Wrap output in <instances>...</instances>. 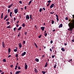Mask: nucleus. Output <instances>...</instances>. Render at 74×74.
I'll use <instances>...</instances> for the list:
<instances>
[{
  "instance_id": "obj_56",
  "label": "nucleus",
  "mask_w": 74,
  "mask_h": 74,
  "mask_svg": "<svg viewBox=\"0 0 74 74\" xmlns=\"http://www.w3.org/2000/svg\"><path fill=\"white\" fill-rule=\"evenodd\" d=\"M11 7H12V6H13V4L11 3V5H10Z\"/></svg>"
},
{
  "instance_id": "obj_11",
  "label": "nucleus",
  "mask_w": 74,
  "mask_h": 74,
  "mask_svg": "<svg viewBox=\"0 0 74 74\" xmlns=\"http://www.w3.org/2000/svg\"><path fill=\"white\" fill-rule=\"evenodd\" d=\"M62 26H63V24H60L58 27L59 28H60V27H62Z\"/></svg>"
},
{
  "instance_id": "obj_10",
  "label": "nucleus",
  "mask_w": 74,
  "mask_h": 74,
  "mask_svg": "<svg viewBox=\"0 0 74 74\" xmlns=\"http://www.w3.org/2000/svg\"><path fill=\"white\" fill-rule=\"evenodd\" d=\"M14 12L15 13V14H17V13L18 12V9H16L14 11Z\"/></svg>"
},
{
  "instance_id": "obj_37",
  "label": "nucleus",
  "mask_w": 74,
  "mask_h": 74,
  "mask_svg": "<svg viewBox=\"0 0 74 74\" xmlns=\"http://www.w3.org/2000/svg\"><path fill=\"white\" fill-rule=\"evenodd\" d=\"M42 73H43V74H45V72L44 71H42Z\"/></svg>"
},
{
  "instance_id": "obj_43",
  "label": "nucleus",
  "mask_w": 74,
  "mask_h": 74,
  "mask_svg": "<svg viewBox=\"0 0 74 74\" xmlns=\"http://www.w3.org/2000/svg\"><path fill=\"white\" fill-rule=\"evenodd\" d=\"M65 19L66 20H68L69 19V18H67V17L65 18Z\"/></svg>"
},
{
  "instance_id": "obj_64",
  "label": "nucleus",
  "mask_w": 74,
  "mask_h": 74,
  "mask_svg": "<svg viewBox=\"0 0 74 74\" xmlns=\"http://www.w3.org/2000/svg\"><path fill=\"white\" fill-rule=\"evenodd\" d=\"M35 27L36 28V29H37V26L36 25H35Z\"/></svg>"
},
{
  "instance_id": "obj_63",
  "label": "nucleus",
  "mask_w": 74,
  "mask_h": 74,
  "mask_svg": "<svg viewBox=\"0 0 74 74\" xmlns=\"http://www.w3.org/2000/svg\"><path fill=\"white\" fill-rule=\"evenodd\" d=\"M10 14H12V12H10Z\"/></svg>"
},
{
  "instance_id": "obj_29",
  "label": "nucleus",
  "mask_w": 74,
  "mask_h": 74,
  "mask_svg": "<svg viewBox=\"0 0 74 74\" xmlns=\"http://www.w3.org/2000/svg\"><path fill=\"white\" fill-rule=\"evenodd\" d=\"M13 29L14 31H15L16 30H17V29H16V27H15V28H14Z\"/></svg>"
},
{
  "instance_id": "obj_1",
  "label": "nucleus",
  "mask_w": 74,
  "mask_h": 74,
  "mask_svg": "<svg viewBox=\"0 0 74 74\" xmlns=\"http://www.w3.org/2000/svg\"><path fill=\"white\" fill-rule=\"evenodd\" d=\"M72 16L73 17L72 19H73V20L72 19V23L69 25V29H68V30H70L71 31H73V29L74 28V15H73Z\"/></svg>"
},
{
  "instance_id": "obj_45",
  "label": "nucleus",
  "mask_w": 74,
  "mask_h": 74,
  "mask_svg": "<svg viewBox=\"0 0 74 74\" xmlns=\"http://www.w3.org/2000/svg\"><path fill=\"white\" fill-rule=\"evenodd\" d=\"M72 61V59H71L70 60H69V62H71Z\"/></svg>"
},
{
  "instance_id": "obj_41",
  "label": "nucleus",
  "mask_w": 74,
  "mask_h": 74,
  "mask_svg": "<svg viewBox=\"0 0 74 74\" xmlns=\"http://www.w3.org/2000/svg\"><path fill=\"white\" fill-rule=\"evenodd\" d=\"M20 36H21V33H19L18 35V37H20Z\"/></svg>"
},
{
  "instance_id": "obj_33",
  "label": "nucleus",
  "mask_w": 74,
  "mask_h": 74,
  "mask_svg": "<svg viewBox=\"0 0 74 74\" xmlns=\"http://www.w3.org/2000/svg\"><path fill=\"white\" fill-rule=\"evenodd\" d=\"M42 36V35H40L39 36H38V38H41V37Z\"/></svg>"
},
{
  "instance_id": "obj_35",
  "label": "nucleus",
  "mask_w": 74,
  "mask_h": 74,
  "mask_svg": "<svg viewBox=\"0 0 74 74\" xmlns=\"http://www.w3.org/2000/svg\"><path fill=\"white\" fill-rule=\"evenodd\" d=\"M25 35H26L27 34V32H25L24 33Z\"/></svg>"
},
{
  "instance_id": "obj_19",
  "label": "nucleus",
  "mask_w": 74,
  "mask_h": 74,
  "mask_svg": "<svg viewBox=\"0 0 74 74\" xmlns=\"http://www.w3.org/2000/svg\"><path fill=\"white\" fill-rule=\"evenodd\" d=\"M7 17H8L7 15H6L4 18V20H5L6 18H7Z\"/></svg>"
},
{
  "instance_id": "obj_14",
  "label": "nucleus",
  "mask_w": 74,
  "mask_h": 74,
  "mask_svg": "<svg viewBox=\"0 0 74 74\" xmlns=\"http://www.w3.org/2000/svg\"><path fill=\"white\" fill-rule=\"evenodd\" d=\"M8 53H9V54H10V52H11V49L8 48Z\"/></svg>"
},
{
  "instance_id": "obj_31",
  "label": "nucleus",
  "mask_w": 74,
  "mask_h": 74,
  "mask_svg": "<svg viewBox=\"0 0 74 74\" xmlns=\"http://www.w3.org/2000/svg\"><path fill=\"white\" fill-rule=\"evenodd\" d=\"M47 2L48 3H51V0H49L48 1H47Z\"/></svg>"
},
{
  "instance_id": "obj_16",
  "label": "nucleus",
  "mask_w": 74,
  "mask_h": 74,
  "mask_svg": "<svg viewBox=\"0 0 74 74\" xmlns=\"http://www.w3.org/2000/svg\"><path fill=\"white\" fill-rule=\"evenodd\" d=\"M21 71H17L15 73L16 74H19L20 73H21Z\"/></svg>"
},
{
  "instance_id": "obj_6",
  "label": "nucleus",
  "mask_w": 74,
  "mask_h": 74,
  "mask_svg": "<svg viewBox=\"0 0 74 74\" xmlns=\"http://www.w3.org/2000/svg\"><path fill=\"white\" fill-rule=\"evenodd\" d=\"M25 69L26 70L27 69V65L26 64V63H25Z\"/></svg>"
},
{
  "instance_id": "obj_58",
  "label": "nucleus",
  "mask_w": 74,
  "mask_h": 74,
  "mask_svg": "<svg viewBox=\"0 0 74 74\" xmlns=\"http://www.w3.org/2000/svg\"><path fill=\"white\" fill-rule=\"evenodd\" d=\"M10 16L11 18H12V14H10Z\"/></svg>"
},
{
  "instance_id": "obj_40",
  "label": "nucleus",
  "mask_w": 74,
  "mask_h": 74,
  "mask_svg": "<svg viewBox=\"0 0 74 74\" xmlns=\"http://www.w3.org/2000/svg\"><path fill=\"white\" fill-rule=\"evenodd\" d=\"M22 1H19V3H20V4H22Z\"/></svg>"
},
{
  "instance_id": "obj_55",
  "label": "nucleus",
  "mask_w": 74,
  "mask_h": 74,
  "mask_svg": "<svg viewBox=\"0 0 74 74\" xmlns=\"http://www.w3.org/2000/svg\"><path fill=\"white\" fill-rule=\"evenodd\" d=\"M21 14H20L19 15V18L21 19Z\"/></svg>"
},
{
  "instance_id": "obj_15",
  "label": "nucleus",
  "mask_w": 74,
  "mask_h": 74,
  "mask_svg": "<svg viewBox=\"0 0 74 74\" xmlns=\"http://www.w3.org/2000/svg\"><path fill=\"white\" fill-rule=\"evenodd\" d=\"M35 61L36 62H39V59L38 58H36L35 60Z\"/></svg>"
},
{
  "instance_id": "obj_25",
  "label": "nucleus",
  "mask_w": 74,
  "mask_h": 74,
  "mask_svg": "<svg viewBox=\"0 0 74 74\" xmlns=\"http://www.w3.org/2000/svg\"><path fill=\"white\" fill-rule=\"evenodd\" d=\"M61 50L62 51H63L64 52L65 51V49L63 48H61Z\"/></svg>"
},
{
  "instance_id": "obj_17",
  "label": "nucleus",
  "mask_w": 74,
  "mask_h": 74,
  "mask_svg": "<svg viewBox=\"0 0 74 74\" xmlns=\"http://www.w3.org/2000/svg\"><path fill=\"white\" fill-rule=\"evenodd\" d=\"M32 0H30V1L29 2V3L28 4V5H30V4L32 3Z\"/></svg>"
},
{
  "instance_id": "obj_39",
  "label": "nucleus",
  "mask_w": 74,
  "mask_h": 74,
  "mask_svg": "<svg viewBox=\"0 0 74 74\" xmlns=\"http://www.w3.org/2000/svg\"><path fill=\"white\" fill-rule=\"evenodd\" d=\"M18 54H16V55L15 57H16V58H17V57H18Z\"/></svg>"
},
{
  "instance_id": "obj_34",
  "label": "nucleus",
  "mask_w": 74,
  "mask_h": 74,
  "mask_svg": "<svg viewBox=\"0 0 74 74\" xmlns=\"http://www.w3.org/2000/svg\"><path fill=\"white\" fill-rule=\"evenodd\" d=\"M6 24L7 25H10V22L9 21H8L6 22Z\"/></svg>"
},
{
  "instance_id": "obj_57",
  "label": "nucleus",
  "mask_w": 74,
  "mask_h": 74,
  "mask_svg": "<svg viewBox=\"0 0 74 74\" xmlns=\"http://www.w3.org/2000/svg\"><path fill=\"white\" fill-rule=\"evenodd\" d=\"M50 51L51 52H52V50L51 49H50Z\"/></svg>"
},
{
  "instance_id": "obj_8",
  "label": "nucleus",
  "mask_w": 74,
  "mask_h": 74,
  "mask_svg": "<svg viewBox=\"0 0 74 74\" xmlns=\"http://www.w3.org/2000/svg\"><path fill=\"white\" fill-rule=\"evenodd\" d=\"M26 19H29L30 18V17H29V15H27L26 16Z\"/></svg>"
},
{
  "instance_id": "obj_30",
  "label": "nucleus",
  "mask_w": 74,
  "mask_h": 74,
  "mask_svg": "<svg viewBox=\"0 0 74 74\" xmlns=\"http://www.w3.org/2000/svg\"><path fill=\"white\" fill-rule=\"evenodd\" d=\"M22 26H23V27H25V24L23 23L22 25Z\"/></svg>"
},
{
  "instance_id": "obj_2",
  "label": "nucleus",
  "mask_w": 74,
  "mask_h": 74,
  "mask_svg": "<svg viewBox=\"0 0 74 74\" xmlns=\"http://www.w3.org/2000/svg\"><path fill=\"white\" fill-rule=\"evenodd\" d=\"M17 67L18 69H19V70H21V67L20 66H18H18L17 65H16L15 66V70H16L17 69Z\"/></svg>"
},
{
  "instance_id": "obj_32",
  "label": "nucleus",
  "mask_w": 74,
  "mask_h": 74,
  "mask_svg": "<svg viewBox=\"0 0 74 74\" xmlns=\"http://www.w3.org/2000/svg\"><path fill=\"white\" fill-rule=\"evenodd\" d=\"M17 51H18L17 49H15L14 50V52H17Z\"/></svg>"
},
{
  "instance_id": "obj_61",
  "label": "nucleus",
  "mask_w": 74,
  "mask_h": 74,
  "mask_svg": "<svg viewBox=\"0 0 74 74\" xmlns=\"http://www.w3.org/2000/svg\"><path fill=\"white\" fill-rule=\"evenodd\" d=\"M16 26L17 27H18L19 26V25L18 24H17L16 25Z\"/></svg>"
},
{
  "instance_id": "obj_59",
  "label": "nucleus",
  "mask_w": 74,
  "mask_h": 74,
  "mask_svg": "<svg viewBox=\"0 0 74 74\" xmlns=\"http://www.w3.org/2000/svg\"><path fill=\"white\" fill-rule=\"evenodd\" d=\"M43 10H44V11L45 10V8H43Z\"/></svg>"
},
{
  "instance_id": "obj_28",
  "label": "nucleus",
  "mask_w": 74,
  "mask_h": 74,
  "mask_svg": "<svg viewBox=\"0 0 74 74\" xmlns=\"http://www.w3.org/2000/svg\"><path fill=\"white\" fill-rule=\"evenodd\" d=\"M3 62H6V60L5 59H3Z\"/></svg>"
},
{
  "instance_id": "obj_38",
  "label": "nucleus",
  "mask_w": 74,
  "mask_h": 74,
  "mask_svg": "<svg viewBox=\"0 0 74 74\" xmlns=\"http://www.w3.org/2000/svg\"><path fill=\"white\" fill-rule=\"evenodd\" d=\"M54 23V21L52 20L51 24H53Z\"/></svg>"
},
{
  "instance_id": "obj_62",
  "label": "nucleus",
  "mask_w": 74,
  "mask_h": 74,
  "mask_svg": "<svg viewBox=\"0 0 74 74\" xmlns=\"http://www.w3.org/2000/svg\"><path fill=\"white\" fill-rule=\"evenodd\" d=\"M64 45H65V46H66V45H67V43H64Z\"/></svg>"
},
{
  "instance_id": "obj_12",
  "label": "nucleus",
  "mask_w": 74,
  "mask_h": 74,
  "mask_svg": "<svg viewBox=\"0 0 74 74\" xmlns=\"http://www.w3.org/2000/svg\"><path fill=\"white\" fill-rule=\"evenodd\" d=\"M2 47H3V48H5V44L4 42H2Z\"/></svg>"
},
{
  "instance_id": "obj_23",
  "label": "nucleus",
  "mask_w": 74,
  "mask_h": 74,
  "mask_svg": "<svg viewBox=\"0 0 74 74\" xmlns=\"http://www.w3.org/2000/svg\"><path fill=\"white\" fill-rule=\"evenodd\" d=\"M3 13H2L1 15V19H3Z\"/></svg>"
},
{
  "instance_id": "obj_51",
  "label": "nucleus",
  "mask_w": 74,
  "mask_h": 74,
  "mask_svg": "<svg viewBox=\"0 0 74 74\" xmlns=\"http://www.w3.org/2000/svg\"><path fill=\"white\" fill-rule=\"evenodd\" d=\"M25 10H26V8H27V7L26 6H25L24 7Z\"/></svg>"
},
{
  "instance_id": "obj_52",
  "label": "nucleus",
  "mask_w": 74,
  "mask_h": 74,
  "mask_svg": "<svg viewBox=\"0 0 74 74\" xmlns=\"http://www.w3.org/2000/svg\"><path fill=\"white\" fill-rule=\"evenodd\" d=\"M8 21H9V18L7 19L6 20V22H7Z\"/></svg>"
},
{
  "instance_id": "obj_46",
  "label": "nucleus",
  "mask_w": 74,
  "mask_h": 74,
  "mask_svg": "<svg viewBox=\"0 0 74 74\" xmlns=\"http://www.w3.org/2000/svg\"><path fill=\"white\" fill-rule=\"evenodd\" d=\"M25 43H26V42L25 40H24L23 42V44H25Z\"/></svg>"
},
{
  "instance_id": "obj_21",
  "label": "nucleus",
  "mask_w": 74,
  "mask_h": 74,
  "mask_svg": "<svg viewBox=\"0 0 74 74\" xmlns=\"http://www.w3.org/2000/svg\"><path fill=\"white\" fill-rule=\"evenodd\" d=\"M21 29H22V27H20L19 28L17 29V31H18V30H21Z\"/></svg>"
},
{
  "instance_id": "obj_22",
  "label": "nucleus",
  "mask_w": 74,
  "mask_h": 74,
  "mask_svg": "<svg viewBox=\"0 0 74 74\" xmlns=\"http://www.w3.org/2000/svg\"><path fill=\"white\" fill-rule=\"evenodd\" d=\"M7 28L8 29H11V25H10L9 26H8L7 27Z\"/></svg>"
},
{
  "instance_id": "obj_42",
  "label": "nucleus",
  "mask_w": 74,
  "mask_h": 74,
  "mask_svg": "<svg viewBox=\"0 0 74 74\" xmlns=\"http://www.w3.org/2000/svg\"><path fill=\"white\" fill-rule=\"evenodd\" d=\"M54 12H50V14H54Z\"/></svg>"
},
{
  "instance_id": "obj_54",
  "label": "nucleus",
  "mask_w": 74,
  "mask_h": 74,
  "mask_svg": "<svg viewBox=\"0 0 74 74\" xmlns=\"http://www.w3.org/2000/svg\"><path fill=\"white\" fill-rule=\"evenodd\" d=\"M11 6L10 5L8 6V8H11Z\"/></svg>"
},
{
  "instance_id": "obj_47",
  "label": "nucleus",
  "mask_w": 74,
  "mask_h": 74,
  "mask_svg": "<svg viewBox=\"0 0 74 74\" xmlns=\"http://www.w3.org/2000/svg\"><path fill=\"white\" fill-rule=\"evenodd\" d=\"M13 64H12L10 65V67H11V68H12V67H13Z\"/></svg>"
},
{
  "instance_id": "obj_48",
  "label": "nucleus",
  "mask_w": 74,
  "mask_h": 74,
  "mask_svg": "<svg viewBox=\"0 0 74 74\" xmlns=\"http://www.w3.org/2000/svg\"><path fill=\"white\" fill-rule=\"evenodd\" d=\"M45 57V55H43L42 56V58H44Z\"/></svg>"
},
{
  "instance_id": "obj_20",
  "label": "nucleus",
  "mask_w": 74,
  "mask_h": 74,
  "mask_svg": "<svg viewBox=\"0 0 74 74\" xmlns=\"http://www.w3.org/2000/svg\"><path fill=\"white\" fill-rule=\"evenodd\" d=\"M48 66V62H46L45 66V67H46Z\"/></svg>"
},
{
  "instance_id": "obj_60",
  "label": "nucleus",
  "mask_w": 74,
  "mask_h": 74,
  "mask_svg": "<svg viewBox=\"0 0 74 74\" xmlns=\"http://www.w3.org/2000/svg\"><path fill=\"white\" fill-rule=\"evenodd\" d=\"M11 55H10L8 57V58H10V57H11Z\"/></svg>"
},
{
  "instance_id": "obj_53",
  "label": "nucleus",
  "mask_w": 74,
  "mask_h": 74,
  "mask_svg": "<svg viewBox=\"0 0 74 74\" xmlns=\"http://www.w3.org/2000/svg\"><path fill=\"white\" fill-rule=\"evenodd\" d=\"M49 4H50V3H49L47 5V7H48V6H49Z\"/></svg>"
},
{
  "instance_id": "obj_3",
  "label": "nucleus",
  "mask_w": 74,
  "mask_h": 74,
  "mask_svg": "<svg viewBox=\"0 0 74 74\" xmlns=\"http://www.w3.org/2000/svg\"><path fill=\"white\" fill-rule=\"evenodd\" d=\"M53 6H55V5L53 3L51 5L50 8H53Z\"/></svg>"
},
{
  "instance_id": "obj_27",
  "label": "nucleus",
  "mask_w": 74,
  "mask_h": 74,
  "mask_svg": "<svg viewBox=\"0 0 74 74\" xmlns=\"http://www.w3.org/2000/svg\"><path fill=\"white\" fill-rule=\"evenodd\" d=\"M47 33H44V35L45 37H47Z\"/></svg>"
},
{
  "instance_id": "obj_26",
  "label": "nucleus",
  "mask_w": 74,
  "mask_h": 74,
  "mask_svg": "<svg viewBox=\"0 0 74 74\" xmlns=\"http://www.w3.org/2000/svg\"><path fill=\"white\" fill-rule=\"evenodd\" d=\"M34 44L36 48H38V46H37V44H36V43H34Z\"/></svg>"
},
{
  "instance_id": "obj_4",
  "label": "nucleus",
  "mask_w": 74,
  "mask_h": 74,
  "mask_svg": "<svg viewBox=\"0 0 74 74\" xmlns=\"http://www.w3.org/2000/svg\"><path fill=\"white\" fill-rule=\"evenodd\" d=\"M26 52H24L21 55V56H24V55H26Z\"/></svg>"
},
{
  "instance_id": "obj_7",
  "label": "nucleus",
  "mask_w": 74,
  "mask_h": 74,
  "mask_svg": "<svg viewBox=\"0 0 74 74\" xmlns=\"http://www.w3.org/2000/svg\"><path fill=\"white\" fill-rule=\"evenodd\" d=\"M34 71L35 73H38V70H37V69H36V68H34Z\"/></svg>"
},
{
  "instance_id": "obj_36",
  "label": "nucleus",
  "mask_w": 74,
  "mask_h": 74,
  "mask_svg": "<svg viewBox=\"0 0 74 74\" xmlns=\"http://www.w3.org/2000/svg\"><path fill=\"white\" fill-rule=\"evenodd\" d=\"M56 66H57V65L56 64H55L53 67L54 69H56Z\"/></svg>"
},
{
  "instance_id": "obj_50",
  "label": "nucleus",
  "mask_w": 74,
  "mask_h": 74,
  "mask_svg": "<svg viewBox=\"0 0 74 74\" xmlns=\"http://www.w3.org/2000/svg\"><path fill=\"white\" fill-rule=\"evenodd\" d=\"M50 43L51 44H52L53 43V41H52V40L51 41Z\"/></svg>"
},
{
  "instance_id": "obj_13",
  "label": "nucleus",
  "mask_w": 74,
  "mask_h": 74,
  "mask_svg": "<svg viewBox=\"0 0 74 74\" xmlns=\"http://www.w3.org/2000/svg\"><path fill=\"white\" fill-rule=\"evenodd\" d=\"M18 46H19V48H22V44H21V43H19V45Z\"/></svg>"
},
{
  "instance_id": "obj_49",
  "label": "nucleus",
  "mask_w": 74,
  "mask_h": 74,
  "mask_svg": "<svg viewBox=\"0 0 74 74\" xmlns=\"http://www.w3.org/2000/svg\"><path fill=\"white\" fill-rule=\"evenodd\" d=\"M51 57H52V58H54L55 57V56H54V55L52 56H51Z\"/></svg>"
},
{
  "instance_id": "obj_44",
  "label": "nucleus",
  "mask_w": 74,
  "mask_h": 74,
  "mask_svg": "<svg viewBox=\"0 0 74 74\" xmlns=\"http://www.w3.org/2000/svg\"><path fill=\"white\" fill-rule=\"evenodd\" d=\"M8 13H9V12H10V9H8Z\"/></svg>"
},
{
  "instance_id": "obj_18",
  "label": "nucleus",
  "mask_w": 74,
  "mask_h": 74,
  "mask_svg": "<svg viewBox=\"0 0 74 74\" xmlns=\"http://www.w3.org/2000/svg\"><path fill=\"white\" fill-rule=\"evenodd\" d=\"M30 19H31L32 20H33V17H32V15H30Z\"/></svg>"
},
{
  "instance_id": "obj_24",
  "label": "nucleus",
  "mask_w": 74,
  "mask_h": 74,
  "mask_svg": "<svg viewBox=\"0 0 74 74\" xmlns=\"http://www.w3.org/2000/svg\"><path fill=\"white\" fill-rule=\"evenodd\" d=\"M42 10H43V9L41 8H40L39 10V12H41Z\"/></svg>"
},
{
  "instance_id": "obj_5",
  "label": "nucleus",
  "mask_w": 74,
  "mask_h": 74,
  "mask_svg": "<svg viewBox=\"0 0 74 74\" xmlns=\"http://www.w3.org/2000/svg\"><path fill=\"white\" fill-rule=\"evenodd\" d=\"M42 31H44V29H45V27H40Z\"/></svg>"
},
{
  "instance_id": "obj_9",
  "label": "nucleus",
  "mask_w": 74,
  "mask_h": 74,
  "mask_svg": "<svg viewBox=\"0 0 74 74\" xmlns=\"http://www.w3.org/2000/svg\"><path fill=\"white\" fill-rule=\"evenodd\" d=\"M56 16L57 18V21H59V16L57 14L56 15Z\"/></svg>"
}]
</instances>
